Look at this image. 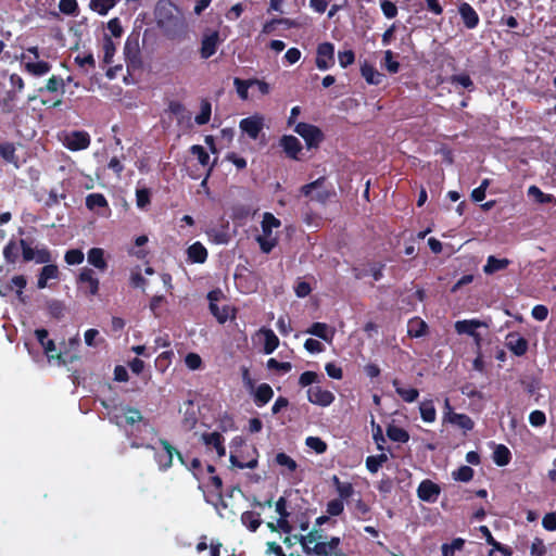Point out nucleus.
I'll use <instances>...</instances> for the list:
<instances>
[{"label": "nucleus", "mask_w": 556, "mask_h": 556, "mask_svg": "<svg viewBox=\"0 0 556 556\" xmlns=\"http://www.w3.org/2000/svg\"><path fill=\"white\" fill-rule=\"evenodd\" d=\"M122 412L124 415V428L126 426L132 427L130 431L126 430V435L130 440V446L134 448H149L153 450L154 447L151 444H146L143 442V439L136 433V431L140 430V426L135 427L136 424H142V426L147 427L149 425V421L146 420L141 414V412L138 408L131 407V406H124L122 407Z\"/></svg>", "instance_id": "f257e3e1"}, {"label": "nucleus", "mask_w": 556, "mask_h": 556, "mask_svg": "<svg viewBox=\"0 0 556 556\" xmlns=\"http://www.w3.org/2000/svg\"><path fill=\"white\" fill-rule=\"evenodd\" d=\"M36 338L38 342L43 348V351L49 359H56L60 364L67 365L73 362H75L78 356L77 355H71L66 351H61L59 353H55L56 346L53 340L49 339V332L47 329H36L35 331Z\"/></svg>", "instance_id": "f03ea898"}, {"label": "nucleus", "mask_w": 556, "mask_h": 556, "mask_svg": "<svg viewBox=\"0 0 556 556\" xmlns=\"http://www.w3.org/2000/svg\"><path fill=\"white\" fill-rule=\"evenodd\" d=\"M294 131L304 139L308 149H317L325 140V135L321 129L313 124L304 122L298 123L294 127Z\"/></svg>", "instance_id": "7ed1b4c3"}, {"label": "nucleus", "mask_w": 556, "mask_h": 556, "mask_svg": "<svg viewBox=\"0 0 556 556\" xmlns=\"http://www.w3.org/2000/svg\"><path fill=\"white\" fill-rule=\"evenodd\" d=\"M341 539L339 536H331L328 541H317L316 544L309 548L308 555L315 556H348L340 547Z\"/></svg>", "instance_id": "20e7f679"}, {"label": "nucleus", "mask_w": 556, "mask_h": 556, "mask_svg": "<svg viewBox=\"0 0 556 556\" xmlns=\"http://www.w3.org/2000/svg\"><path fill=\"white\" fill-rule=\"evenodd\" d=\"M159 443L164 451L163 453H155V460L161 470L165 471L172 467L174 455H176L179 462L185 465L182 454L176 450V447H174L166 439H160Z\"/></svg>", "instance_id": "39448f33"}, {"label": "nucleus", "mask_w": 556, "mask_h": 556, "mask_svg": "<svg viewBox=\"0 0 556 556\" xmlns=\"http://www.w3.org/2000/svg\"><path fill=\"white\" fill-rule=\"evenodd\" d=\"M316 66L320 71L329 70L334 65V46L331 42L319 43L316 51Z\"/></svg>", "instance_id": "423d86ee"}, {"label": "nucleus", "mask_w": 556, "mask_h": 556, "mask_svg": "<svg viewBox=\"0 0 556 556\" xmlns=\"http://www.w3.org/2000/svg\"><path fill=\"white\" fill-rule=\"evenodd\" d=\"M440 494V485L430 479L422 480L417 488V496L422 502L435 503Z\"/></svg>", "instance_id": "0eeeda50"}, {"label": "nucleus", "mask_w": 556, "mask_h": 556, "mask_svg": "<svg viewBox=\"0 0 556 556\" xmlns=\"http://www.w3.org/2000/svg\"><path fill=\"white\" fill-rule=\"evenodd\" d=\"M90 136L84 130H74L66 135L64 144L71 151L85 150L90 146Z\"/></svg>", "instance_id": "6e6552de"}, {"label": "nucleus", "mask_w": 556, "mask_h": 556, "mask_svg": "<svg viewBox=\"0 0 556 556\" xmlns=\"http://www.w3.org/2000/svg\"><path fill=\"white\" fill-rule=\"evenodd\" d=\"M79 288L85 289L90 295H96L99 291V279L94 271L89 267H84L77 278Z\"/></svg>", "instance_id": "1a4fd4ad"}, {"label": "nucleus", "mask_w": 556, "mask_h": 556, "mask_svg": "<svg viewBox=\"0 0 556 556\" xmlns=\"http://www.w3.org/2000/svg\"><path fill=\"white\" fill-rule=\"evenodd\" d=\"M445 408L448 412L446 413L444 420L448 421L452 425L457 426L458 428H460L465 431H470L473 429L475 422L468 415L452 412V407H451L448 399H445Z\"/></svg>", "instance_id": "9d476101"}, {"label": "nucleus", "mask_w": 556, "mask_h": 556, "mask_svg": "<svg viewBox=\"0 0 556 556\" xmlns=\"http://www.w3.org/2000/svg\"><path fill=\"white\" fill-rule=\"evenodd\" d=\"M241 130L245 132L251 139L258 138L264 127V118L261 115H253L242 118L239 124Z\"/></svg>", "instance_id": "9b49d317"}, {"label": "nucleus", "mask_w": 556, "mask_h": 556, "mask_svg": "<svg viewBox=\"0 0 556 556\" xmlns=\"http://www.w3.org/2000/svg\"><path fill=\"white\" fill-rule=\"evenodd\" d=\"M307 399L312 404L327 407L334 401V395L329 390H324L320 387H312L307 390Z\"/></svg>", "instance_id": "f8f14e48"}, {"label": "nucleus", "mask_w": 556, "mask_h": 556, "mask_svg": "<svg viewBox=\"0 0 556 556\" xmlns=\"http://www.w3.org/2000/svg\"><path fill=\"white\" fill-rule=\"evenodd\" d=\"M505 345L516 356H523L529 348L528 340L518 332H509Z\"/></svg>", "instance_id": "ddd939ff"}, {"label": "nucleus", "mask_w": 556, "mask_h": 556, "mask_svg": "<svg viewBox=\"0 0 556 556\" xmlns=\"http://www.w3.org/2000/svg\"><path fill=\"white\" fill-rule=\"evenodd\" d=\"M280 146L286 155L292 160H299V154L302 151L301 141L292 135H283L280 139Z\"/></svg>", "instance_id": "4468645a"}, {"label": "nucleus", "mask_w": 556, "mask_h": 556, "mask_svg": "<svg viewBox=\"0 0 556 556\" xmlns=\"http://www.w3.org/2000/svg\"><path fill=\"white\" fill-rule=\"evenodd\" d=\"M294 539L302 545L303 552L309 554L311 544H316L317 541H325L326 536L320 528L314 527L307 534H294Z\"/></svg>", "instance_id": "2eb2a0df"}, {"label": "nucleus", "mask_w": 556, "mask_h": 556, "mask_svg": "<svg viewBox=\"0 0 556 556\" xmlns=\"http://www.w3.org/2000/svg\"><path fill=\"white\" fill-rule=\"evenodd\" d=\"M458 13L466 28L473 29L479 25L480 17L469 3H460L458 5Z\"/></svg>", "instance_id": "dca6fc26"}, {"label": "nucleus", "mask_w": 556, "mask_h": 556, "mask_svg": "<svg viewBox=\"0 0 556 556\" xmlns=\"http://www.w3.org/2000/svg\"><path fill=\"white\" fill-rule=\"evenodd\" d=\"M218 42H219L218 31H213L212 34L205 36L201 42V49H200L201 58L206 60V59L211 58L212 55H214L217 50Z\"/></svg>", "instance_id": "f3484780"}, {"label": "nucleus", "mask_w": 556, "mask_h": 556, "mask_svg": "<svg viewBox=\"0 0 556 556\" xmlns=\"http://www.w3.org/2000/svg\"><path fill=\"white\" fill-rule=\"evenodd\" d=\"M428 331V324L418 316L410 318L407 323V334L410 338H422Z\"/></svg>", "instance_id": "a211bd4d"}, {"label": "nucleus", "mask_w": 556, "mask_h": 556, "mask_svg": "<svg viewBox=\"0 0 556 556\" xmlns=\"http://www.w3.org/2000/svg\"><path fill=\"white\" fill-rule=\"evenodd\" d=\"M486 326L483 321L478 319H463L457 320L454 325L455 331L458 334L475 336L478 328Z\"/></svg>", "instance_id": "6ab92c4d"}, {"label": "nucleus", "mask_w": 556, "mask_h": 556, "mask_svg": "<svg viewBox=\"0 0 556 556\" xmlns=\"http://www.w3.org/2000/svg\"><path fill=\"white\" fill-rule=\"evenodd\" d=\"M306 332L326 342H331L334 336V330L330 329L327 324L320 321L313 323Z\"/></svg>", "instance_id": "aec40b11"}, {"label": "nucleus", "mask_w": 556, "mask_h": 556, "mask_svg": "<svg viewBox=\"0 0 556 556\" xmlns=\"http://www.w3.org/2000/svg\"><path fill=\"white\" fill-rule=\"evenodd\" d=\"M59 267L54 264H47L40 269L37 280V287L39 289H45L48 286V280L59 279Z\"/></svg>", "instance_id": "412c9836"}, {"label": "nucleus", "mask_w": 556, "mask_h": 556, "mask_svg": "<svg viewBox=\"0 0 556 556\" xmlns=\"http://www.w3.org/2000/svg\"><path fill=\"white\" fill-rule=\"evenodd\" d=\"M208 308L219 324H225L229 318H235L236 316V309L230 305L219 307L217 303H211Z\"/></svg>", "instance_id": "4be33fe9"}, {"label": "nucleus", "mask_w": 556, "mask_h": 556, "mask_svg": "<svg viewBox=\"0 0 556 556\" xmlns=\"http://www.w3.org/2000/svg\"><path fill=\"white\" fill-rule=\"evenodd\" d=\"M187 255L190 262L202 264L207 258V250L201 242L197 241L187 249Z\"/></svg>", "instance_id": "5701e85b"}, {"label": "nucleus", "mask_w": 556, "mask_h": 556, "mask_svg": "<svg viewBox=\"0 0 556 556\" xmlns=\"http://www.w3.org/2000/svg\"><path fill=\"white\" fill-rule=\"evenodd\" d=\"M331 483L336 489L340 500L349 501V498L354 494V486L351 482H343L339 479L338 476H332Z\"/></svg>", "instance_id": "b1692460"}, {"label": "nucleus", "mask_w": 556, "mask_h": 556, "mask_svg": "<svg viewBox=\"0 0 556 556\" xmlns=\"http://www.w3.org/2000/svg\"><path fill=\"white\" fill-rule=\"evenodd\" d=\"M274 396V390L268 383L260 384L254 392V403L262 407L266 405Z\"/></svg>", "instance_id": "393cba45"}, {"label": "nucleus", "mask_w": 556, "mask_h": 556, "mask_svg": "<svg viewBox=\"0 0 556 556\" xmlns=\"http://www.w3.org/2000/svg\"><path fill=\"white\" fill-rule=\"evenodd\" d=\"M392 384L395 392L406 403L415 402L419 396V391L415 388H404L399 379H394Z\"/></svg>", "instance_id": "a878e982"}, {"label": "nucleus", "mask_w": 556, "mask_h": 556, "mask_svg": "<svg viewBox=\"0 0 556 556\" xmlns=\"http://www.w3.org/2000/svg\"><path fill=\"white\" fill-rule=\"evenodd\" d=\"M510 264L508 258H497L494 255H490L486 260V264L483 266V271L486 275H492L496 271L506 269Z\"/></svg>", "instance_id": "bb28decb"}, {"label": "nucleus", "mask_w": 556, "mask_h": 556, "mask_svg": "<svg viewBox=\"0 0 556 556\" xmlns=\"http://www.w3.org/2000/svg\"><path fill=\"white\" fill-rule=\"evenodd\" d=\"M89 264L96 268L104 271L108 268V263L104 260V251L101 248H91L87 253Z\"/></svg>", "instance_id": "cd10ccee"}, {"label": "nucleus", "mask_w": 556, "mask_h": 556, "mask_svg": "<svg viewBox=\"0 0 556 556\" xmlns=\"http://www.w3.org/2000/svg\"><path fill=\"white\" fill-rule=\"evenodd\" d=\"M281 226L280 219L275 217L274 214L269 212H265L263 214V219L261 222L262 232L265 237H271V232L274 228H279Z\"/></svg>", "instance_id": "c85d7f7f"}, {"label": "nucleus", "mask_w": 556, "mask_h": 556, "mask_svg": "<svg viewBox=\"0 0 556 556\" xmlns=\"http://www.w3.org/2000/svg\"><path fill=\"white\" fill-rule=\"evenodd\" d=\"M102 406L108 410L110 422L116 425L119 428H124V415L122 408L118 409L116 404H110L106 401H102Z\"/></svg>", "instance_id": "c756f323"}, {"label": "nucleus", "mask_w": 556, "mask_h": 556, "mask_svg": "<svg viewBox=\"0 0 556 556\" xmlns=\"http://www.w3.org/2000/svg\"><path fill=\"white\" fill-rule=\"evenodd\" d=\"M511 460V453L509 448L504 444L496 445L493 452V462L500 466L504 467L508 465Z\"/></svg>", "instance_id": "7c9ffc66"}, {"label": "nucleus", "mask_w": 556, "mask_h": 556, "mask_svg": "<svg viewBox=\"0 0 556 556\" xmlns=\"http://www.w3.org/2000/svg\"><path fill=\"white\" fill-rule=\"evenodd\" d=\"M102 49H103V60H102V62L105 65L112 64L113 63L114 54L116 52V45L113 41L112 37L110 35H108V34H104V36H103Z\"/></svg>", "instance_id": "2f4dec72"}, {"label": "nucleus", "mask_w": 556, "mask_h": 556, "mask_svg": "<svg viewBox=\"0 0 556 556\" xmlns=\"http://www.w3.org/2000/svg\"><path fill=\"white\" fill-rule=\"evenodd\" d=\"M361 74L369 85H379L382 80V74L368 63L361 66Z\"/></svg>", "instance_id": "473e14b6"}, {"label": "nucleus", "mask_w": 556, "mask_h": 556, "mask_svg": "<svg viewBox=\"0 0 556 556\" xmlns=\"http://www.w3.org/2000/svg\"><path fill=\"white\" fill-rule=\"evenodd\" d=\"M16 148L13 142H0V157L7 163L17 164Z\"/></svg>", "instance_id": "72a5a7b5"}, {"label": "nucleus", "mask_w": 556, "mask_h": 556, "mask_svg": "<svg viewBox=\"0 0 556 556\" xmlns=\"http://www.w3.org/2000/svg\"><path fill=\"white\" fill-rule=\"evenodd\" d=\"M528 195L533 197L534 200L540 204H553L556 205V198L553 194L544 193L539 187L530 186L528 189Z\"/></svg>", "instance_id": "f704fd0d"}, {"label": "nucleus", "mask_w": 556, "mask_h": 556, "mask_svg": "<svg viewBox=\"0 0 556 556\" xmlns=\"http://www.w3.org/2000/svg\"><path fill=\"white\" fill-rule=\"evenodd\" d=\"M387 437L393 441L399 443H406L409 440V433L395 425H389L387 427Z\"/></svg>", "instance_id": "c9c22d12"}, {"label": "nucleus", "mask_w": 556, "mask_h": 556, "mask_svg": "<svg viewBox=\"0 0 556 556\" xmlns=\"http://www.w3.org/2000/svg\"><path fill=\"white\" fill-rule=\"evenodd\" d=\"M241 522L251 532H255L261 526L262 520L258 513L248 510L241 515Z\"/></svg>", "instance_id": "e433bc0d"}, {"label": "nucleus", "mask_w": 556, "mask_h": 556, "mask_svg": "<svg viewBox=\"0 0 556 556\" xmlns=\"http://www.w3.org/2000/svg\"><path fill=\"white\" fill-rule=\"evenodd\" d=\"M420 416L425 422H433L437 417V410L431 400L422 401L419 405Z\"/></svg>", "instance_id": "4c0bfd02"}, {"label": "nucleus", "mask_w": 556, "mask_h": 556, "mask_svg": "<svg viewBox=\"0 0 556 556\" xmlns=\"http://www.w3.org/2000/svg\"><path fill=\"white\" fill-rule=\"evenodd\" d=\"M264 345L265 354H271L279 345V339L271 329H264Z\"/></svg>", "instance_id": "58836bf2"}, {"label": "nucleus", "mask_w": 556, "mask_h": 556, "mask_svg": "<svg viewBox=\"0 0 556 556\" xmlns=\"http://www.w3.org/2000/svg\"><path fill=\"white\" fill-rule=\"evenodd\" d=\"M20 243L17 244L16 241L14 240H10L4 249H3V257L4 260L7 261V263L9 264H15L17 258H18V254H20Z\"/></svg>", "instance_id": "ea45409f"}, {"label": "nucleus", "mask_w": 556, "mask_h": 556, "mask_svg": "<svg viewBox=\"0 0 556 556\" xmlns=\"http://www.w3.org/2000/svg\"><path fill=\"white\" fill-rule=\"evenodd\" d=\"M465 540L462 538H455L451 543H444L441 546L442 556H455V552L463 551L465 546Z\"/></svg>", "instance_id": "a19ab883"}, {"label": "nucleus", "mask_w": 556, "mask_h": 556, "mask_svg": "<svg viewBox=\"0 0 556 556\" xmlns=\"http://www.w3.org/2000/svg\"><path fill=\"white\" fill-rule=\"evenodd\" d=\"M252 453L254 454V456L247 460V463H242V460H240L236 455L231 454L230 455V463L233 467H237L239 469H245V468H249V469H254L257 467V450L254 447L252 450Z\"/></svg>", "instance_id": "79ce46f5"}, {"label": "nucleus", "mask_w": 556, "mask_h": 556, "mask_svg": "<svg viewBox=\"0 0 556 556\" xmlns=\"http://www.w3.org/2000/svg\"><path fill=\"white\" fill-rule=\"evenodd\" d=\"M388 462V456L384 453L378 455H371L366 458V468L371 473L377 472L380 467Z\"/></svg>", "instance_id": "37998d69"}, {"label": "nucleus", "mask_w": 556, "mask_h": 556, "mask_svg": "<svg viewBox=\"0 0 556 556\" xmlns=\"http://www.w3.org/2000/svg\"><path fill=\"white\" fill-rule=\"evenodd\" d=\"M25 68L35 76H42L50 72L51 65L46 61L28 62L25 64Z\"/></svg>", "instance_id": "c03bdc74"}, {"label": "nucleus", "mask_w": 556, "mask_h": 556, "mask_svg": "<svg viewBox=\"0 0 556 556\" xmlns=\"http://www.w3.org/2000/svg\"><path fill=\"white\" fill-rule=\"evenodd\" d=\"M189 408L186 409L184 419H182V426L187 430H192L195 425L198 424V417L197 413L193 407V402L188 401Z\"/></svg>", "instance_id": "a18cd8bd"}, {"label": "nucleus", "mask_w": 556, "mask_h": 556, "mask_svg": "<svg viewBox=\"0 0 556 556\" xmlns=\"http://www.w3.org/2000/svg\"><path fill=\"white\" fill-rule=\"evenodd\" d=\"M174 8L175 7L172 2H159L156 7V15L161 26H164L165 20L172 18L170 10Z\"/></svg>", "instance_id": "49530a36"}, {"label": "nucleus", "mask_w": 556, "mask_h": 556, "mask_svg": "<svg viewBox=\"0 0 556 556\" xmlns=\"http://www.w3.org/2000/svg\"><path fill=\"white\" fill-rule=\"evenodd\" d=\"M108 205V201L102 193H90L86 197V206L89 210L106 207Z\"/></svg>", "instance_id": "de8ad7c7"}, {"label": "nucleus", "mask_w": 556, "mask_h": 556, "mask_svg": "<svg viewBox=\"0 0 556 556\" xmlns=\"http://www.w3.org/2000/svg\"><path fill=\"white\" fill-rule=\"evenodd\" d=\"M212 113V105L207 100H203L201 102V111L198 115L194 117V122L198 125H205L210 122Z\"/></svg>", "instance_id": "09e8293b"}, {"label": "nucleus", "mask_w": 556, "mask_h": 556, "mask_svg": "<svg viewBox=\"0 0 556 556\" xmlns=\"http://www.w3.org/2000/svg\"><path fill=\"white\" fill-rule=\"evenodd\" d=\"M116 0H91L90 7L100 15H105L114 5Z\"/></svg>", "instance_id": "8fccbe9b"}, {"label": "nucleus", "mask_w": 556, "mask_h": 556, "mask_svg": "<svg viewBox=\"0 0 556 556\" xmlns=\"http://www.w3.org/2000/svg\"><path fill=\"white\" fill-rule=\"evenodd\" d=\"M473 469L469 466H460L457 470L452 472V477L456 481L468 482L473 478Z\"/></svg>", "instance_id": "3c124183"}, {"label": "nucleus", "mask_w": 556, "mask_h": 556, "mask_svg": "<svg viewBox=\"0 0 556 556\" xmlns=\"http://www.w3.org/2000/svg\"><path fill=\"white\" fill-rule=\"evenodd\" d=\"M305 444L317 454H324L328 447L327 443L319 437H307L305 439Z\"/></svg>", "instance_id": "603ef678"}, {"label": "nucleus", "mask_w": 556, "mask_h": 556, "mask_svg": "<svg viewBox=\"0 0 556 556\" xmlns=\"http://www.w3.org/2000/svg\"><path fill=\"white\" fill-rule=\"evenodd\" d=\"M59 9L63 14L76 16L79 12L77 0H60Z\"/></svg>", "instance_id": "864d4df0"}, {"label": "nucleus", "mask_w": 556, "mask_h": 556, "mask_svg": "<svg viewBox=\"0 0 556 556\" xmlns=\"http://www.w3.org/2000/svg\"><path fill=\"white\" fill-rule=\"evenodd\" d=\"M124 53H125L126 59H128L131 62L135 59L138 58V55H139V45H138V39L137 38L134 39V40L128 38L126 40L125 46H124Z\"/></svg>", "instance_id": "5fc2aeb1"}, {"label": "nucleus", "mask_w": 556, "mask_h": 556, "mask_svg": "<svg viewBox=\"0 0 556 556\" xmlns=\"http://www.w3.org/2000/svg\"><path fill=\"white\" fill-rule=\"evenodd\" d=\"M275 462L279 466L287 467L290 472L295 471L298 468L296 462L283 452L276 454Z\"/></svg>", "instance_id": "6e6d98bb"}, {"label": "nucleus", "mask_w": 556, "mask_h": 556, "mask_svg": "<svg viewBox=\"0 0 556 556\" xmlns=\"http://www.w3.org/2000/svg\"><path fill=\"white\" fill-rule=\"evenodd\" d=\"M233 85L236 86V90L239 98L242 100H247L249 97V88L253 85L252 79L243 80L241 78L236 77L233 80Z\"/></svg>", "instance_id": "4d7b16f0"}, {"label": "nucleus", "mask_w": 556, "mask_h": 556, "mask_svg": "<svg viewBox=\"0 0 556 556\" xmlns=\"http://www.w3.org/2000/svg\"><path fill=\"white\" fill-rule=\"evenodd\" d=\"M151 203V191L148 188L136 190V204L139 208L143 210Z\"/></svg>", "instance_id": "13d9d810"}, {"label": "nucleus", "mask_w": 556, "mask_h": 556, "mask_svg": "<svg viewBox=\"0 0 556 556\" xmlns=\"http://www.w3.org/2000/svg\"><path fill=\"white\" fill-rule=\"evenodd\" d=\"M344 510V501L333 498L327 503L326 511L330 517L340 516Z\"/></svg>", "instance_id": "bf43d9fd"}, {"label": "nucleus", "mask_w": 556, "mask_h": 556, "mask_svg": "<svg viewBox=\"0 0 556 556\" xmlns=\"http://www.w3.org/2000/svg\"><path fill=\"white\" fill-rule=\"evenodd\" d=\"M64 260L68 265H79L84 261V253L79 249H71L66 251Z\"/></svg>", "instance_id": "052dcab7"}, {"label": "nucleus", "mask_w": 556, "mask_h": 556, "mask_svg": "<svg viewBox=\"0 0 556 556\" xmlns=\"http://www.w3.org/2000/svg\"><path fill=\"white\" fill-rule=\"evenodd\" d=\"M191 154L198 157V161L201 165L206 166L210 162V155L206 150L200 144H193L190 148Z\"/></svg>", "instance_id": "680f3d73"}, {"label": "nucleus", "mask_w": 556, "mask_h": 556, "mask_svg": "<svg viewBox=\"0 0 556 556\" xmlns=\"http://www.w3.org/2000/svg\"><path fill=\"white\" fill-rule=\"evenodd\" d=\"M450 81L455 85H460L463 88L472 90L473 89V81L470 78L468 74H458L451 76Z\"/></svg>", "instance_id": "e2e57ef3"}, {"label": "nucleus", "mask_w": 556, "mask_h": 556, "mask_svg": "<svg viewBox=\"0 0 556 556\" xmlns=\"http://www.w3.org/2000/svg\"><path fill=\"white\" fill-rule=\"evenodd\" d=\"M325 182V178L324 177H319L317 178L316 180L309 182V184H306L304 186L301 187L300 189V192L304 195V197H307V198H311L313 197V191L318 189V188H321L323 184Z\"/></svg>", "instance_id": "0e129e2a"}, {"label": "nucleus", "mask_w": 556, "mask_h": 556, "mask_svg": "<svg viewBox=\"0 0 556 556\" xmlns=\"http://www.w3.org/2000/svg\"><path fill=\"white\" fill-rule=\"evenodd\" d=\"M257 242L262 252L266 254L270 253L278 243L277 238L265 237L264 235L257 238Z\"/></svg>", "instance_id": "69168bd1"}, {"label": "nucleus", "mask_w": 556, "mask_h": 556, "mask_svg": "<svg viewBox=\"0 0 556 556\" xmlns=\"http://www.w3.org/2000/svg\"><path fill=\"white\" fill-rule=\"evenodd\" d=\"M202 440L205 445L213 446L215 448L220 442H224V437L217 431L205 432L202 434Z\"/></svg>", "instance_id": "338daca9"}, {"label": "nucleus", "mask_w": 556, "mask_h": 556, "mask_svg": "<svg viewBox=\"0 0 556 556\" xmlns=\"http://www.w3.org/2000/svg\"><path fill=\"white\" fill-rule=\"evenodd\" d=\"M339 64L342 68H346L352 65L355 61V53L353 50L339 51L338 53Z\"/></svg>", "instance_id": "774afa93"}]
</instances>
